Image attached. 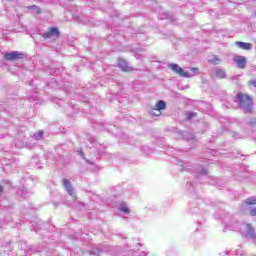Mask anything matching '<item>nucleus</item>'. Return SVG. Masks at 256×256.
Here are the masks:
<instances>
[{"mask_svg": "<svg viewBox=\"0 0 256 256\" xmlns=\"http://www.w3.org/2000/svg\"><path fill=\"white\" fill-rule=\"evenodd\" d=\"M236 103H238L240 109L246 111V113H251L253 111V99L250 98L247 94H237Z\"/></svg>", "mask_w": 256, "mask_h": 256, "instance_id": "nucleus-1", "label": "nucleus"}, {"mask_svg": "<svg viewBox=\"0 0 256 256\" xmlns=\"http://www.w3.org/2000/svg\"><path fill=\"white\" fill-rule=\"evenodd\" d=\"M168 69L174 71V73H177L178 75H180V77H184L185 79H191V77H193V75L189 74V72H185L183 68L174 63L169 64Z\"/></svg>", "mask_w": 256, "mask_h": 256, "instance_id": "nucleus-2", "label": "nucleus"}, {"mask_svg": "<svg viewBox=\"0 0 256 256\" xmlns=\"http://www.w3.org/2000/svg\"><path fill=\"white\" fill-rule=\"evenodd\" d=\"M167 108V103L165 101L160 100L155 104V108L151 110V115H154L155 117H159L161 115V111L165 110Z\"/></svg>", "mask_w": 256, "mask_h": 256, "instance_id": "nucleus-3", "label": "nucleus"}, {"mask_svg": "<svg viewBox=\"0 0 256 256\" xmlns=\"http://www.w3.org/2000/svg\"><path fill=\"white\" fill-rule=\"evenodd\" d=\"M25 54L17 51L8 52L5 54L4 59L6 61H16V59H23Z\"/></svg>", "mask_w": 256, "mask_h": 256, "instance_id": "nucleus-4", "label": "nucleus"}, {"mask_svg": "<svg viewBox=\"0 0 256 256\" xmlns=\"http://www.w3.org/2000/svg\"><path fill=\"white\" fill-rule=\"evenodd\" d=\"M60 32H59V28L57 27H51L48 29L47 32H45L44 34H42L43 39H53V37H59Z\"/></svg>", "mask_w": 256, "mask_h": 256, "instance_id": "nucleus-5", "label": "nucleus"}, {"mask_svg": "<svg viewBox=\"0 0 256 256\" xmlns=\"http://www.w3.org/2000/svg\"><path fill=\"white\" fill-rule=\"evenodd\" d=\"M233 61L236 63L238 69H245L247 66V58L245 56L235 55Z\"/></svg>", "mask_w": 256, "mask_h": 256, "instance_id": "nucleus-6", "label": "nucleus"}, {"mask_svg": "<svg viewBox=\"0 0 256 256\" xmlns=\"http://www.w3.org/2000/svg\"><path fill=\"white\" fill-rule=\"evenodd\" d=\"M43 161H45L42 157H39L37 155L33 156L30 160V167H36L37 169H43Z\"/></svg>", "mask_w": 256, "mask_h": 256, "instance_id": "nucleus-7", "label": "nucleus"}, {"mask_svg": "<svg viewBox=\"0 0 256 256\" xmlns=\"http://www.w3.org/2000/svg\"><path fill=\"white\" fill-rule=\"evenodd\" d=\"M190 207L192 211L196 212L195 210L197 209V207L199 209H203V207H205V203H203V199L198 198L190 203Z\"/></svg>", "mask_w": 256, "mask_h": 256, "instance_id": "nucleus-8", "label": "nucleus"}, {"mask_svg": "<svg viewBox=\"0 0 256 256\" xmlns=\"http://www.w3.org/2000/svg\"><path fill=\"white\" fill-rule=\"evenodd\" d=\"M235 45L238 49H242L243 51H251V49H253V44L247 42L236 41Z\"/></svg>", "mask_w": 256, "mask_h": 256, "instance_id": "nucleus-9", "label": "nucleus"}, {"mask_svg": "<svg viewBox=\"0 0 256 256\" xmlns=\"http://www.w3.org/2000/svg\"><path fill=\"white\" fill-rule=\"evenodd\" d=\"M62 184H63V187L65 188V190L67 191V193L73 197L74 189H73V185H71V181H69V179H67V178H64L62 180Z\"/></svg>", "mask_w": 256, "mask_h": 256, "instance_id": "nucleus-10", "label": "nucleus"}, {"mask_svg": "<svg viewBox=\"0 0 256 256\" xmlns=\"http://www.w3.org/2000/svg\"><path fill=\"white\" fill-rule=\"evenodd\" d=\"M118 67H120L122 71H133V68L129 65V62L125 61L124 59L118 60Z\"/></svg>", "mask_w": 256, "mask_h": 256, "instance_id": "nucleus-11", "label": "nucleus"}, {"mask_svg": "<svg viewBox=\"0 0 256 256\" xmlns=\"http://www.w3.org/2000/svg\"><path fill=\"white\" fill-rule=\"evenodd\" d=\"M118 211H120V213H124L125 215H129V213H131L129 206H127V203L125 202H121L118 205Z\"/></svg>", "mask_w": 256, "mask_h": 256, "instance_id": "nucleus-12", "label": "nucleus"}, {"mask_svg": "<svg viewBox=\"0 0 256 256\" xmlns=\"http://www.w3.org/2000/svg\"><path fill=\"white\" fill-rule=\"evenodd\" d=\"M215 75H216V77H218V79H225V77H226L225 70H223V69H217L215 71Z\"/></svg>", "mask_w": 256, "mask_h": 256, "instance_id": "nucleus-13", "label": "nucleus"}, {"mask_svg": "<svg viewBox=\"0 0 256 256\" xmlns=\"http://www.w3.org/2000/svg\"><path fill=\"white\" fill-rule=\"evenodd\" d=\"M246 205H256V196H252L245 200Z\"/></svg>", "mask_w": 256, "mask_h": 256, "instance_id": "nucleus-14", "label": "nucleus"}, {"mask_svg": "<svg viewBox=\"0 0 256 256\" xmlns=\"http://www.w3.org/2000/svg\"><path fill=\"white\" fill-rule=\"evenodd\" d=\"M28 9L32 11V13H41V8L36 5L28 6Z\"/></svg>", "mask_w": 256, "mask_h": 256, "instance_id": "nucleus-15", "label": "nucleus"}, {"mask_svg": "<svg viewBox=\"0 0 256 256\" xmlns=\"http://www.w3.org/2000/svg\"><path fill=\"white\" fill-rule=\"evenodd\" d=\"M210 63H213L214 65H219L221 63V59L218 58V56H213L211 59L208 60Z\"/></svg>", "mask_w": 256, "mask_h": 256, "instance_id": "nucleus-16", "label": "nucleus"}, {"mask_svg": "<svg viewBox=\"0 0 256 256\" xmlns=\"http://www.w3.org/2000/svg\"><path fill=\"white\" fill-rule=\"evenodd\" d=\"M34 138L39 141L40 139H43V131H38L34 134Z\"/></svg>", "mask_w": 256, "mask_h": 256, "instance_id": "nucleus-17", "label": "nucleus"}, {"mask_svg": "<svg viewBox=\"0 0 256 256\" xmlns=\"http://www.w3.org/2000/svg\"><path fill=\"white\" fill-rule=\"evenodd\" d=\"M235 255H236V256H243V255H245V251H243V250H241V249H237V250L235 251Z\"/></svg>", "mask_w": 256, "mask_h": 256, "instance_id": "nucleus-18", "label": "nucleus"}, {"mask_svg": "<svg viewBox=\"0 0 256 256\" xmlns=\"http://www.w3.org/2000/svg\"><path fill=\"white\" fill-rule=\"evenodd\" d=\"M230 253H231V250H224L220 252L219 256H229Z\"/></svg>", "mask_w": 256, "mask_h": 256, "instance_id": "nucleus-19", "label": "nucleus"}, {"mask_svg": "<svg viewBox=\"0 0 256 256\" xmlns=\"http://www.w3.org/2000/svg\"><path fill=\"white\" fill-rule=\"evenodd\" d=\"M193 117H195V113L189 112V113L187 114V119H188V121H191V119H193Z\"/></svg>", "mask_w": 256, "mask_h": 256, "instance_id": "nucleus-20", "label": "nucleus"}, {"mask_svg": "<svg viewBox=\"0 0 256 256\" xmlns=\"http://www.w3.org/2000/svg\"><path fill=\"white\" fill-rule=\"evenodd\" d=\"M190 71H192L194 73V75L199 74V68L192 67V68H190Z\"/></svg>", "mask_w": 256, "mask_h": 256, "instance_id": "nucleus-21", "label": "nucleus"}, {"mask_svg": "<svg viewBox=\"0 0 256 256\" xmlns=\"http://www.w3.org/2000/svg\"><path fill=\"white\" fill-rule=\"evenodd\" d=\"M249 125H256V118H251L249 120Z\"/></svg>", "mask_w": 256, "mask_h": 256, "instance_id": "nucleus-22", "label": "nucleus"}, {"mask_svg": "<svg viewBox=\"0 0 256 256\" xmlns=\"http://www.w3.org/2000/svg\"><path fill=\"white\" fill-rule=\"evenodd\" d=\"M250 215H252V217H255V215H256V208H252L250 210Z\"/></svg>", "mask_w": 256, "mask_h": 256, "instance_id": "nucleus-23", "label": "nucleus"}, {"mask_svg": "<svg viewBox=\"0 0 256 256\" xmlns=\"http://www.w3.org/2000/svg\"><path fill=\"white\" fill-rule=\"evenodd\" d=\"M184 137H189L188 139H194L193 135L189 134V133H185Z\"/></svg>", "mask_w": 256, "mask_h": 256, "instance_id": "nucleus-24", "label": "nucleus"}, {"mask_svg": "<svg viewBox=\"0 0 256 256\" xmlns=\"http://www.w3.org/2000/svg\"><path fill=\"white\" fill-rule=\"evenodd\" d=\"M200 175H207V170L204 168H201Z\"/></svg>", "mask_w": 256, "mask_h": 256, "instance_id": "nucleus-25", "label": "nucleus"}, {"mask_svg": "<svg viewBox=\"0 0 256 256\" xmlns=\"http://www.w3.org/2000/svg\"><path fill=\"white\" fill-rule=\"evenodd\" d=\"M79 154L81 155L82 158H84L83 151L80 150Z\"/></svg>", "mask_w": 256, "mask_h": 256, "instance_id": "nucleus-26", "label": "nucleus"}, {"mask_svg": "<svg viewBox=\"0 0 256 256\" xmlns=\"http://www.w3.org/2000/svg\"><path fill=\"white\" fill-rule=\"evenodd\" d=\"M4 188L0 185V193H3Z\"/></svg>", "mask_w": 256, "mask_h": 256, "instance_id": "nucleus-27", "label": "nucleus"}, {"mask_svg": "<svg viewBox=\"0 0 256 256\" xmlns=\"http://www.w3.org/2000/svg\"><path fill=\"white\" fill-rule=\"evenodd\" d=\"M141 255H147V254H145V252H142V254Z\"/></svg>", "mask_w": 256, "mask_h": 256, "instance_id": "nucleus-28", "label": "nucleus"}, {"mask_svg": "<svg viewBox=\"0 0 256 256\" xmlns=\"http://www.w3.org/2000/svg\"><path fill=\"white\" fill-rule=\"evenodd\" d=\"M254 16L256 17V12L254 13Z\"/></svg>", "mask_w": 256, "mask_h": 256, "instance_id": "nucleus-29", "label": "nucleus"}]
</instances>
